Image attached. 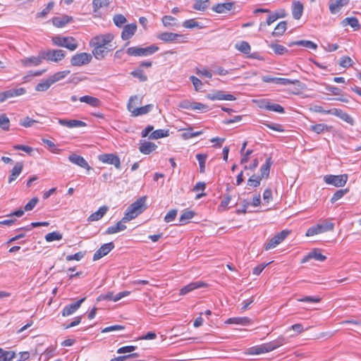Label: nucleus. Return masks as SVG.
<instances>
[{
    "label": "nucleus",
    "mask_w": 361,
    "mask_h": 361,
    "mask_svg": "<svg viewBox=\"0 0 361 361\" xmlns=\"http://www.w3.org/2000/svg\"><path fill=\"white\" fill-rule=\"evenodd\" d=\"M114 36L111 33L97 35L90 41L92 54L97 60H102L115 49L112 42Z\"/></svg>",
    "instance_id": "nucleus-1"
},
{
    "label": "nucleus",
    "mask_w": 361,
    "mask_h": 361,
    "mask_svg": "<svg viewBox=\"0 0 361 361\" xmlns=\"http://www.w3.org/2000/svg\"><path fill=\"white\" fill-rule=\"evenodd\" d=\"M288 340L286 338L283 336H280L271 342L264 343L262 345L255 346L250 348L249 354L259 355L264 353H268L286 344Z\"/></svg>",
    "instance_id": "nucleus-2"
},
{
    "label": "nucleus",
    "mask_w": 361,
    "mask_h": 361,
    "mask_svg": "<svg viewBox=\"0 0 361 361\" xmlns=\"http://www.w3.org/2000/svg\"><path fill=\"white\" fill-rule=\"evenodd\" d=\"M145 202L146 197H141L131 204L126 209L123 221H129L136 218L146 209Z\"/></svg>",
    "instance_id": "nucleus-3"
},
{
    "label": "nucleus",
    "mask_w": 361,
    "mask_h": 361,
    "mask_svg": "<svg viewBox=\"0 0 361 361\" xmlns=\"http://www.w3.org/2000/svg\"><path fill=\"white\" fill-rule=\"evenodd\" d=\"M137 96L131 97L128 104V110L131 113V116L133 117L145 115L153 109V104H147L144 106L139 108H135L133 105L134 100H137Z\"/></svg>",
    "instance_id": "nucleus-4"
},
{
    "label": "nucleus",
    "mask_w": 361,
    "mask_h": 361,
    "mask_svg": "<svg viewBox=\"0 0 361 361\" xmlns=\"http://www.w3.org/2000/svg\"><path fill=\"white\" fill-rule=\"evenodd\" d=\"M158 50L159 47L153 44L145 48L137 47H130L127 49L126 52L129 56H146L153 54Z\"/></svg>",
    "instance_id": "nucleus-5"
},
{
    "label": "nucleus",
    "mask_w": 361,
    "mask_h": 361,
    "mask_svg": "<svg viewBox=\"0 0 361 361\" xmlns=\"http://www.w3.org/2000/svg\"><path fill=\"white\" fill-rule=\"evenodd\" d=\"M52 42L56 46L66 47L71 51H74L78 47L75 39L71 37L55 36L52 37Z\"/></svg>",
    "instance_id": "nucleus-6"
},
{
    "label": "nucleus",
    "mask_w": 361,
    "mask_h": 361,
    "mask_svg": "<svg viewBox=\"0 0 361 361\" xmlns=\"http://www.w3.org/2000/svg\"><path fill=\"white\" fill-rule=\"evenodd\" d=\"M334 224L327 222L322 224H317L309 228L305 233L306 236L310 237L314 235L330 231L334 228Z\"/></svg>",
    "instance_id": "nucleus-7"
},
{
    "label": "nucleus",
    "mask_w": 361,
    "mask_h": 361,
    "mask_svg": "<svg viewBox=\"0 0 361 361\" xmlns=\"http://www.w3.org/2000/svg\"><path fill=\"white\" fill-rule=\"evenodd\" d=\"M348 178L347 174L338 176L326 175L324 177V180L328 185H332L335 187H343L346 183Z\"/></svg>",
    "instance_id": "nucleus-8"
},
{
    "label": "nucleus",
    "mask_w": 361,
    "mask_h": 361,
    "mask_svg": "<svg viewBox=\"0 0 361 361\" xmlns=\"http://www.w3.org/2000/svg\"><path fill=\"white\" fill-rule=\"evenodd\" d=\"M65 51L61 49L42 51V58L47 61L58 62L65 57Z\"/></svg>",
    "instance_id": "nucleus-9"
},
{
    "label": "nucleus",
    "mask_w": 361,
    "mask_h": 361,
    "mask_svg": "<svg viewBox=\"0 0 361 361\" xmlns=\"http://www.w3.org/2000/svg\"><path fill=\"white\" fill-rule=\"evenodd\" d=\"M92 60V55L85 52L76 54L72 56L71 63L74 66H80L89 63Z\"/></svg>",
    "instance_id": "nucleus-10"
},
{
    "label": "nucleus",
    "mask_w": 361,
    "mask_h": 361,
    "mask_svg": "<svg viewBox=\"0 0 361 361\" xmlns=\"http://www.w3.org/2000/svg\"><path fill=\"white\" fill-rule=\"evenodd\" d=\"M130 293V291L124 290V291L120 292V293L114 295L113 292L110 291L106 294H102V295H99L98 298H97V301L108 300V301L116 302V301L121 300V298L129 295Z\"/></svg>",
    "instance_id": "nucleus-11"
},
{
    "label": "nucleus",
    "mask_w": 361,
    "mask_h": 361,
    "mask_svg": "<svg viewBox=\"0 0 361 361\" xmlns=\"http://www.w3.org/2000/svg\"><path fill=\"white\" fill-rule=\"evenodd\" d=\"M262 80L264 82H274L282 85H298V80H290L288 78H273L269 75H264Z\"/></svg>",
    "instance_id": "nucleus-12"
},
{
    "label": "nucleus",
    "mask_w": 361,
    "mask_h": 361,
    "mask_svg": "<svg viewBox=\"0 0 361 361\" xmlns=\"http://www.w3.org/2000/svg\"><path fill=\"white\" fill-rule=\"evenodd\" d=\"M98 159L107 164L114 165L117 169L121 168V160L118 156L114 154H102L98 157Z\"/></svg>",
    "instance_id": "nucleus-13"
},
{
    "label": "nucleus",
    "mask_w": 361,
    "mask_h": 361,
    "mask_svg": "<svg viewBox=\"0 0 361 361\" xmlns=\"http://www.w3.org/2000/svg\"><path fill=\"white\" fill-rule=\"evenodd\" d=\"M350 0H329V8L331 14L335 15L341 11L343 7L347 6Z\"/></svg>",
    "instance_id": "nucleus-14"
},
{
    "label": "nucleus",
    "mask_w": 361,
    "mask_h": 361,
    "mask_svg": "<svg viewBox=\"0 0 361 361\" xmlns=\"http://www.w3.org/2000/svg\"><path fill=\"white\" fill-rule=\"evenodd\" d=\"M288 231H282L281 232L276 234L269 243L267 244L265 248H272L275 247L278 245H279L284 239L288 235Z\"/></svg>",
    "instance_id": "nucleus-15"
},
{
    "label": "nucleus",
    "mask_w": 361,
    "mask_h": 361,
    "mask_svg": "<svg viewBox=\"0 0 361 361\" xmlns=\"http://www.w3.org/2000/svg\"><path fill=\"white\" fill-rule=\"evenodd\" d=\"M85 300V298H82L78 301L68 305L64 307L62 310L61 314L63 317H68L75 312L80 307L81 304Z\"/></svg>",
    "instance_id": "nucleus-16"
},
{
    "label": "nucleus",
    "mask_w": 361,
    "mask_h": 361,
    "mask_svg": "<svg viewBox=\"0 0 361 361\" xmlns=\"http://www.w3.org/2000/svg\"><path fill=\"white\" fill-rule=\"evenodd\" d=\"M68 160L71 163L81 168L85 169L87 171H90L92 169L91 166L88 164L87 161L82 157L76 154H70L68 157Z\"/></svg>",
    "instance_id": "nucleus-17"
},
{
    "label": "nucleus",
    "mask_w": 361,
    "mask_h": 361,
    "mask_svg": "<svg viewBox=\"0 0 361 361\" xmlns=\"http://www.w3.org/2000/svg\"><path fill=\"white\" fill-rule=\"evenodd\" d=\"M44 59L42 58V51H40L39 55L38 56H31L29 58H25V59H21L20 61H21V63L25 67H29L31 66H37L39 65L42 63V60H44Z\"/></svg>",
    "instance_id": "nucleus-18"
},
{
    "label": "nucleus",
    "mask_w": 361,
    "mask_h": 361,
    "mask_svg": "<svg viewBox=\"0 0 361 361\" xmlns=\"http://www.w3.org/2000/svg\"><path fill=\"white\" fill-rule=\"evenodd\" d=\"M234 3L233 2H227L222 4H217L212 6V9L216 13H225L228 11H230L234 8Z\"/></svg>",
    "instance_id": "nucleus-19"
},
{
    "label": "nucleus",
    "mask_w": 361,
    "mask_h": 361,
    "mask_svg": "<svg viewBox=\"0 0 361 361\" xmlns=\"http://www.w3.org/2000/svg\"><path fill=\"white\" fill-rule=\"evenodd\" d=\"M205 286H207V284L202 281L192 282V283L183 286L180 290V295H185L195 289L205 287Z\"/></svg>",
    "instance_id": "nucleus-20"
},
{
    "label": "nucleus",
    "mask_w": 361,
    "mask_h": 361,
    "mask_svg": "<svg viewBox=\"0 0 361 361\" xmlns=\"http://www.w3.org/2000/svg\"><path fill=\"white\" fill-rule=\"evenodd\" d=\"M324 112L326 114L335 115L341 118L342 120H343L344 121L347 122L348 123L353 124V118L341 109H333L331 110L326 111Z\"/></svg>",
    "instance_id": "nucleus-21"
},
{
    "label": "nucleus",
    "mask_w": 361,
    "mask_h": 361,
    "mask_svg": "<svg viewBox=\"0 0 361 361\" xmlns=\"http://www.w3.org/2000/svg\"><path fill=\"white\" fill-rule=\"evenodd\" d=\"M137 30V25L135 23H131L126 25L122 31L121 38L123 40H128L131 38Z\"/></svg>",
    "instance_id": "nucleus-22"
},
{
    "label": "nucleus",
    "mask_w": 361,
    "mask_h": 361,
    "mask_svg": "<svg viewBox=\"0 0 361 361\" xmlns=\"http://www.w3.org/2000/svg\"><path fill=\"white\" fill-rule=\"evenodd\" d=\"M157 146L151 142L140 140L139 150L144 154H149L157 149Z\"/></svg>",
    "instance_id": "nucleus-23"
},
{
    "label": "nucleus",
    "mask_w": 361,
    "mask_h": 361,
    "mask_svg": "<svg viewBox=\"0 0 361 361\" xmlns=\"http://www.w3.org/2000/svg\"><path fill=\"white\" fill-rule=\"evenodd\" d=\"M59 123L61 126H66L69 128H80L86 126V123L78 120H65L59 119Z\"/></svg>",
    "instance_id": "nucleus-24"
},
{
    "label": "nucleus",
    "mask_w": 361,
    "mask_h": 361,
    "mask_svg": "<svg viewBox=\"0 0 361 361\" xmlns=\"http://www.w3.org/2000/svg\"><path fill=\"white\" fill-rule=\"evenodd\" d=\"M311 259H314L317 261L323 262L326 259V257L320 252H317L316 250H314L312 252H310L308 255H305L301 260V263H305L310 260Z\"/></svg>",
    "instance_id": "nucleus-25"
},
{
    "label": "nucleus",
    "mask_w": 361,
    "mask_h": 361,
    "mask_svg": "<svg viewBox=\"0 0 361 361\" xmlns=\"http://www.w3.org/2000/svg\"><path fill=\"white\" fill-rule=\"evenodd\" d=\"M23 162H17L13 169L11 170V173L8 178V183H11L14 181L17 177L23 171Z\"/></svg>",
    "instance_id": "nucleus-26"
},
{
    "label": "nucleus",
    "mask_w": 361,
    "mask_h": 361,
    "mask_svg": "<svg viewBox=\"0 0 361 361\" xmlns=\"http://www.w3.org/2000/svg\"><path fill=\"white\" fill-rule=\"evenodd\" d=\"M226 324H240L242 326H247L251 324V319L247 317H231L228 319L226 322Z\"/></svg>",
    "instance_id": "nucleus-27"
},
{
    "label": "nucleus",
    "mask_w": 361,
    "mask_h": 361,
    "mask_svg": "<svg viewBox=\"0 0 361 361\" xmlns=\"http://www.w3.org/2000/svg\"><path fill=\"white\" fill-rule=\"evenodd\" d=\"M182 35L173 32H162L158 35V38L164 42L177 41Z\"/></svg>",
    "instance_id": "nucleus-28"
},
{
    "label": "nucleus",
    "mask_w": 361,
    "mask_h": 361,
    "mask_svg": "<svg viewBox=\"0 0 361 361\" xmlns=\"http://www.w3.org/2000/svg\"><path fill=\"white\" fill-rule=\"evenodd\" d=\"M79 100L81 102L86 103L92 106H94V107H98V106H101L100 100L99 99L92 97V96H89V95L82 96V97H80Z\"/></svg>",
    "instance_id": "nucleus-29"
},
{
    "label": "nucleus",
    "mask_w": 361,
    "mask_h": 361,
    "mask_svg": "<svg viewBox=\"0 0 361 361\" xmlns=\"http://www.w3.org/2000/svg\"><path fill=\"white\" fill-rule=\"evenodd\" d=\"M25 92L26 90L24 87L11 89L4 92L6 99L14 97L21 96Z\"/></svg>",
    "instance_id": "nucleus-30"
},
{
    "label": "nucleus",
    "mask_w": 361,
    "mask_h": 361,
    "mask_svg": "<svg viewBox=\"0 0 361 361\" xmlns=\"http://www.w3.org/2000/svg\"><path fill=\"white\" fill-rule=\"evenodd\" d=\"M341 25L343 26L350 25L355 30H357L360 27L359 21L355 17L345 18L341 21Z\"/></svg>",
    "instance_id": "nucleus-31"
},
{
    "label": "nucleus",
    "mask_w": 361,
    "mask_h": 361,
    "mask_svg": "<svg viewBox=\"0 0 361 361\" xmlns=\"http://www.w3.org/2000/svg\"><path fill=\"white\" fill-rule=\"evenodd\" d=\"M127 221H123L122 219L116 225L109 227L106 233L107 234H114L125 230L126 228V226L124 224Z\"/></svg>",
    "instance_id": "nucleus-32"
},
{
    "label": "nucleus",
    "mask_w": 361,
    "mask_h": 361,
    "mask_svg": "<svg viewBox=\"0 0 361 361\" xmlns=\"http://www.w3.org/2000/svg\"><path fill=\"white\" fill-rule=\"evenodd\" d=\"M108 210V207L106 206H103L100 207L97 212L92 213L88 218V220L90 221H98L103 217V216L106 213Z\"/></svg>",
    "instance_id": "nucleus-33"
},
{
    "label": "nucleus",
    "mask_w": 361,
    "mask_h": 361,
    "mask_svg": "<svg viewBox=\"0 0 361 361\" xmlns=\"http://www.w3.org/2000/svg\"><path fill=\"white\" fill-rule=\"evenodd\" d=\"M271 164H272V161H271V157L267 158L266 160L265 164H264L261 167V169H260L261 175L259 177L262 179L264 178H267L269 176V171H270V167H271Z\"/></svg>",
    "instance_id": "nucleus-34"
},
{
    "label": "nucleus",
    "mask_w": 361,
    "mask_h": 361,
    "mask_svg": "<svg viewBox=\"0 0 361 361\" xmlns=\"http://www.w3.org/2000/svg\"><path fill=\"white\" fill-rule=\"evenodd\" d=\"M302 12H303V5L299 1L295 2L294 4L293 8V11H292L293 17L295 19L298 20L301 18V16L302 15Z\"/></svg>",
    "instance_id": "nucleus-35"
},
{
    "label": "nucleus",
    "mask_w": 361,
    "mask_h": 361,
    "mask_svg": "<svg viewBox=\"0 0 361 361\" xmlns=\"http://www.w3.org/2000/svg\"><path fill=\"white\" fill-rule=\"evenodd\" d=\"M293 45L302 46L306 48L312 49H316L317 48V45L315 43H314L311 41H309V40H299V41H296V42H293L289 44L290 47H291Z\"/></svg>",
    "instance_id": "nucleus-36"
},
{
    "label": "nucleus",
    "mask_w": 361,
    "mask_h": 361,
    "mask_svg": "<svg viewBox=\"0 0 361 361\" xmlns=\"http://www.w3.org/2000/svg\"><path fill=\"white\" fill-rule=\"evenodd\" d=\"M287 24L286 21H281L280 22L276 27H275L274 30L272 32V35L274 37H279L283 35V34L286 30Z\"/></svg>",
    "instance_id": "nucleus-37"
},
{
    "label": "nucleus",
    "mask_w": 361,
    "mask_h": 361,
    "mask_svg": "<svg viewBox=\"0 0 361 361\" xmlns=\"http://www.w3.org/2000/svg\"><path fill=\"white\" fill-rule=\"evenodd\" d=\"M52 84L53 82L50 78H48L47 80H42L38 83L35 87V90L38 92H44L47 90Z\"/></svg>",
    "instance_id": "nucleus-38"
},
{
    "label": "nucleus",
    "mask_w": 361,
    "mask_h": 361,
    "mask_svg": "<svg viewBox=\"0 0 361 361\" xmlns=\"http://www.w3.org/2000/svg\"><path fill=\"white\" fill-rule=\"evenodd\" d=\"M70 21V18L67 16L62 17H55L52 19V23L54 26L61 27L66 25Z\"/></svg>",
    "instance_id": "nucleus-39"
},
{
    "label": "nucleus",
    "mask_w": 361,
    "mask_h": 361,
    "mask_svg": "<svg viewBox=\"0 0 361 361\" xmlns=\"http://www.w3.org/2000/svg\"><path fill=\"white\" fill-rule=\"evenodd\" d=\"M169 135V130L159 129L153 131L149 135V139L157 140Z\"/></svg>",
    "instance_id": "nucleus-40"
},
{
    "label": "nucleus",
    "mask_w": 361,
    "mask_h": 361,
    "mask_svg": "<svg viewBox=\"0 0 361 361\" xmlns=\"http://www.w3.org/2000/svg\"><path fill=\"white\" fill-rule=\"evenodd\" d=\"M70 71H63L54 73L53 75L50 76V79L52 81L53 84L56 82H58L63 78H65L69 73Z\"/></svg>",
    "instance_id": "nucleus-41"
},
{
    "label": "nucleus",
    "mask_w": 361,
    "mask_h": 361,
    "mask_svg": "<svg viewBox=\"0 0 361 361\" xmlns=\"http://www.w3.org/2000/svg\"><path fill=\"white\" fill-rule=\"evenodd\" d=\"M109 4V0H92L93 11L96 13L99 8L107 7Z\"/></svg>",
    "instance_id": "nucleus-42"
},
{
    "label": "nucleus",
    "mask_w": 361,
    "mask_h": 361,
    "mask_svg": "<svg viewBox=\"0 0 361 361\" xmlns=\"http://www.w3.org/2000/svg\"><path fill=\"white\" fill-rule=\"evenodd\" d=\"M310 129L317 134H320L324 130L329 131V127L324 123L312 125L310 126Z\"/></svg>",
    "instance_id": "nucleus-43"
},
{
    "label": "nucleus",
    "mask_w": 361,
    "mask_h": 361,
    "mask_svg": "<svg viewBox=\"0 0 361 361\" xmlns=\"http://www.w3.org/2000/svg\"><path fill=\"white\" fill-rule=\"evenodd\" d=\"M207 155L206 154H197L196 158L200 164V172L204 173L205 169V162L207 159Z\"/></svg>",
    "instance_id": "nucleus-44"
},
{
    "label": "nucleus",
    "mask_w": 361,
    "mask_h": 361,
    "mask_svg": "<svg viewBox=\"0 0 361 361\" xmlns=\"http://www.w3.org/2000/svg\"><path fill=\"white\" fill-rule=\"evenodd\" d=\"M235 48L244 54H249L251 49L250 44L245 41L237 43L235 44Z\"/></svg>",
    "instance_id": "nucleus-45"
},
{
    "label": "nucleus",
    "mask_w": 361,
    "mask_h": 361,
    "mask_svg": "<svg viewBox=\"0 0 361 361\" xmlns=\"http://www.w3.org/2000/svg\"><path fill=\"white\" fill-rule=\"evenodd\" d=\"M269 47L276 54L282 55L288 51L285 47L279 44H271Z\"/></svg>",
    "instance_id": "nucleus-46"
},
{
    "label": "nucleus",
    "mask_w": 361,
    "mask_h": 361,
    "mask_svg": "<svg viewBox=\"0 0 361 361\" xmlns=\"http://www.w3.org/2000/svg\"><path fill=\"white\" fill-rule=\"evenodd\" d=\"M63 235L58 232L54 231L49 233H47L45 235V239L47 242H52L54 240H60L62 239Z\"/></svg>",
    "instance_id": "nucleus-47"
},
{
    "label": "nucleus",
    "mask_w": 361,
    "mask_h": 361,
    "mask_svg": "<svg viewBox=\"0 0 361 361\" xmlns=\"http://www.w3.org/2000/svg\"><path fill=\"white\" fill-rule=\"evenodd\" d=\"M38 123L37 121L30 118L27 116L24 118H22L19 121V124L25 128H30L34 126V124Z\"/></svg>",
    "instance_id": "nucleus-48"
},
{
    "label": "nucleus",
    "mask_w": 361,
    "mask_h": 361,
    "mask_svg": "<svg viewBox=\"0 0 361 361\" xmlns=\"http://www.w3.org/2000/svg\"><path fill=\"white\" fill-rule=\"evenodd\" d=\"M195 215L192 211H185L180 216L179 221L181 224H185L186 222L191 219Z\"/></svg>",
    "instance_id": "nucleus-49"
},
{
    "label": "nucleus",
    "mask_w": 361,
    "mask_h": 361,
    "mask_svg": "<svg viewBox=\"0 0 361 361\" xmlns=\"http://www.w3.org/2000/svg\"><path fill=\"white\" fill-rule=\"evenodd\" d=\"M10 126V120L6 114L0 115V128L4 130H8Z\"/></svg>",
    "instance_id": "nucleus-50"
},
{
    "label": "nucleus",
    "mask_w": 361,
    "mask_h": 361,
    "mask_svg": "<svg viewBox=\"0 0 361 361\" xmlns=\"http://www.w3.org/2000/svg\"><path fill=\"white\" fill-rule=\"evenodd\" d=\"M348 189H341L337 190L331 197V202L334 203L335 202L342 198L347 192H348Z\"/></svg>",
    "instance_id": "nucleus-51"
},
{
    "label": "nucleus",
    "mask_w": 361,
    "mask_h": 361,
    "mask_svg": "<svg viewBox=\"0 0 361 361\" xmlns=\"http://www.w3.org/2000/svg\"><path fill=\"white\" fill-rule=\"evenodd\" d=\"M113 20H114V24L117 27H121L127 21L126 17L122 14L115 15L114 16Z\"/></svg>",
    "instance_id": "nucleus-52"
},
{
    "label": "nucleus",
    "mask_w": 361,
    "mask_h": 361,
    "mask_svg": "<svg viewBox=\"0 0 361 361\" xmlns=\"http://www.w3.org/2000/svg\"><path fill=\"white\" fill-rule=\"evenodd\" d=\"M262 178L255 175L252 176L247 180V185L253 188H257L260 184Z\"/></svg>",
    "instance_id": "nucleus-53"
},
{
    "label": "nucleus",
    "mask_w": 361,
    "mask_h": 361,
    "mask_svg": "<svg viewBox=\"0 0 361 361\" xmlns=\"http://www.w3.org/2000/svg\"><path fill=\"white\" fill-rule=\"evenodd\" d=\"M183 25L185 28L192 29L194 27H201L199 23L195 21L194 19L187 20L183 22Z\"/></svg>",
    "instance_id": "nucleus-54"
},
{
    "label": "nucleus",
    "mask_w": 361,
    "mask_h": 361,
    "mask_svg": "<svg viewBox=\"0 0 361 361\" xmlns=\"http://www.w3.org/2000/svg\"><path fill=\"white\" fill-rule=\"evenodd\" d=\"M224 93L221 91H217L212 94H209L207 97L211 100H223L224 97Z\"/></svg>",
    "instance_id": "nucleus-55"
},
{
    "label": "nucleus",
    "mask_w": 361,
    "mask_h": 361,
    "mask_svg": "<svg viewBox=\"0 0 361 361\" xmlns=\"http://www.w3.org/2000/svg\"><path fill=\"white\" fill-rule=\"evenodd\" d=\"M353 63V60L349 56L342 57L339 62V65L343 68L352 66Z\"/></svg>",
    "instance_id": "nucleus-56"
},
{
    "label": "nucleus",
    "mask_w": 361,
    "mask_h": 361,
    "mask_svg": "<svg viewBox=\"0 0 361 361\" xmlns=\"http://www.w3.org/2000/svg\"><path fill=\"white\" fill-rule=\"evenodd\" d=\"M131 75L135 78H139L142 82L147 80V75L143 73V71L140 69H137L131 72Z\"/></svg>",
    "instance_id": "nucleus-57"
},
{
    "label": "nucleus",
    "mask_w": 361,
    "mask_h": 361,
    "mask_svg": "<svg viewBox=\"0 0 361 361\" xmlns=\"http://www.w3.org/2000/svg\"><path fill=\"white\" fill-rule=\"evenodd\" d=\"M111 250H97V252L93 256V260L97 261L102 257L106 255Z\"/></svg>",
    "instance_id": "nucleus-58"
},
{
    "label": "nucleus",
    "mask_w": 361,
    "mask_h": 361,
    "mask_svg": "<svg viewBox=\"0 0 361 361\" xmlns=\"http://www.w3.org/2000/svg\"><path fill=\"white\" fill-rule=\"evenodd\" d=\"M177 209H171L170 210L164 217V221L167 223H169L173 221L177 215Z\"/></svg>",
    "instance_id": "nucleus-59"
},
{
    "label": "nucleus",
    "mask_w": 361,
    "mask_h": 361,
    "mask_svg": "<svg viewBox=\"0 0 361 361\" xmlns=\"http://www.w3.org/2000/svg\"><path fill=\"white\" fill-rule=\"evenodd\" d=\"M190 79L191 82H192V85L196 91H199L202 89V82L200 80H199L195 76H190Z\"/></svg>",
    "instance_id": "nucleus-60"
},
{
    "label": "nucleus",
    "mask_w": 361,
    "mask_h": 361,
    "mask_svg": "<svg viewBox=\"0 0 361 361\" xmlns=\"http://www.w3.org/2000/svg\"><path fill=\"white\" fill-rule=\"evenodd\" d=\"M39 199L37 197H33L30 200V201L26 204L25 206V211H31L33 209V208L36 206V204L38 203Z\"/></svg>",
    "instance_id": "nucleus-61"
},
{
    "label": "nucleus",
    "mask_w": 361,
    "mask_h": 361,
    "mask_svg": "<svg viewBox=\"0 0 361 361\" xmlns=\"http://www.w3.org/2000/svg\"><path fill=\"white\" fill-rule=\"evenodd\" d=\"M137 348L136 346L134 345H126L121 347L117 350V353L123 354L126 353H131L134 351Z\"/></svg>",
    "instance_id": "nucleus-62"
},
{
    "label": "nucleus",
    "mask_w": 361,
    "mask_h": 361,
    "mask_svg": "<svg viewBox=\"0 0 361 361\" xmlns=\"http://www.w3.org/2000/svg\"><path fill=\"white\" fill-rule=\"evenodd\" d=\"M231 200V197L230 195L226 196L224 200L221 201L219 209L221 211H224L227 209L228 204L230 203Z\"/></svg>",
    "instance_id": "nucleus-63"
},
{
    "label": "nucleus",
    "mask_w": 361,
    "mask_h": 361,
    "mask_svg": "<svg viewBox=\"0 0 361 361\" xmlns=\"http://www.w3.org/2000/svg\"><path fill=\"white\" fill-rule=\"evenodd\" d=\"M0 353L2 355H6L9 361H13L16 354L14 351H7L1 348Z\"/></svg>",
    "instance_id": "nucleus-64"
}]
</instances>
